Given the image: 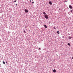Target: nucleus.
<instances>
[{
	"label": "nucleus",
	"mask_w": 73,
	"mask_h": 73,
	"mask_svg": "<svg viewBox=\"0 0 73 73\" xmlns=\"http://www.w3.org/2000/svg\"><path fill=\"white\" fill-rule=\"evenodd\" d=\"M44 17L46 19H49V17H48V15H45L44 16Z\"/></svg>",
	"instance_id": "obj_1"
},
{
	"label": "nucleus",
	"mask_w": 73,
	"mask_h": 73,
	"mask_svg": "<svg viewBox=\"0 0 73 73\" xmlns=\"http://www.w3.org/2000/svg\"><path fill=\"white\" fill-rule=\"evenodd\" d=\"M69 8H70V9H73V8L72 7V6H71V5H69Z\"/></svg>",
	"instance_id": "obj_2"
},
{
	"label": "nucleus",
	"mask_w": 73,
	"mask_h": 73,
	"mask_svg": "<svg viewBox=\"0 0 73 73\" xmlns=\"http://www.w3.org/2000/svg\"><path fill=\"white\" fill-rule=\"evenodd\" d=\"M25 12H26V13H28V11L26 9H25Z\"/></svg>",
	"instance_id": "obj_3"
},
{
	"label": "nucleus",
	"mask_w": 73,
	"mask_h": 73,
	"mask_svg": "<svg viewBox=\"0 0 73 73\" xmlns=\"http://www.w3.org/2000/svg\"><path fill=\"white\" fill-rule=\"evenodd\" d=\"M53 72H54V73H56V70L54 69L53 70Z\"/></svg>",
	"instance_id": "obj_4"
},
{
	"label": "nucleus",
	"mask_w": 73,
	"mask_h": 73,
	"mask_svg": "<svg viewBox=\"0 0 73 73\" xmlns=\"http://www.w3.org/2000/svg\"><path fill=\"white\" fill-rule=\"evenodd\" d=\"M49 3L50 5H52V2L51 1L49 2Z\"/></svg>",
	"instance_id": "obj_5"
},
{
	"label": "nucleus",
	"mask_w": 73,
	"mask_h": 73,
	"mask_svg": "<svg viewBox=\"0 0 73 73\" xmlns=\"http://www.w3.org/2000/svg\"><path fill=\"white\" fill-rule=\"evenodd\" d=\"M44 27L46 28H47V26H46V25H44Z\"/></svg>",
	"instance_id": "obj_6"
},
{
	"label": "nucleus",
	"mask_w": 73,
	"mask_h": 73,
	"mask_svg": "<svg viewBox=\"0 0 73 73\" xmlns=\"http://www.w3.org/2000/svg\"><path fill=\"white\" fill-rule=\"evenodd\" d=\"M57 33L58 34H60V32H59V31H57Z\"/></svg>",
	"instance_id": "obj_7"
},
{
	"label": "nucleus",
	"mask_w": 73,
	"mask_h": 73,
	"mask_svg": "<svg viewBox=\"0 0 73 73\" xmlns=\"http://www.w3.org/2000/svg\"><path fill=\"white\" fill-rule=\"evenodd\" d=\"M68 45H69V46H70V44L69 43H68Z\"/></svg>",
	"instance_id": "obj_8"
},
{
	"label": "nucleus",
	"mask_w": 73,
	"mask_h": 73,
	"mask_svg": "<svg viewBox=\"0 0 73 73\" xmlns=\"http://www.w3.org/2000/svg\"><path fill=\"white\" fill-rule=\"evenodd\" d=\"M43 14H44V15H46V13H45V12H44L43 13Z\"/></svg>",
	"instance_id": "obj_9"
},
{
	"label": "nucleus",
	"mask_w": 73,
	"mask_h": 73,
	"mask_svg": "<svg viewBox=\"0 0 73 73\" xmlns=\"http://www.w3.org/2000/svg\"><path fill=\"white\" fill-rule=\"evenodd\" d=\"M71 38H71V37L70 36L69 37V39H70H70H71Z\"/></svg>",
	"instance_id": "obj_10"
},
{
	"label": "nucleus",
	"mask_w": 73,
	"mask_h": 73,
	"mask_svg": "<svg viewBox=\"0 0 73 73\" xmlns=\"http://www.w3.org/2000/svg\"><path fill=\"white\" fill-rule=\"evenodd\" d=\"M73 12V10H70V12H71V13H72V12Z\"/></svg>",
	"instance_id": "obj_11"
},
{
	"label": "nucleus",
	"mask_w": 73,
	"mask_h": 73,
	"mask_svg": "<svg viewBox=\"0 0 73 73\" xmlns=\"http://www.w3.org/2000/svg\"><path fill=\"white\" fill-rule=\"evenodd\" d=\"M3 64H5V62L3 61Z\"/></svg>",
	"instance_id": "obj_12"
},
{
	"label": "nucleus",
	"mask_w": 73,
	"mask_h": 73,
	"mask_svg": "<svg viewBox=\"0 0 73 73\" xmlns=\"http://www.w3.org/2000/svg\"><path fill=\"white\" fill-rule=\"evenodd\" d=\"M65 2H66V3H67V2H68V0H66Z\"/></svg>",
	"instance_id": "obj_13"
},
{
	"label": "nucleus",
	"mask_w": 73,
	"mask_h": 73,
	"mask_svg": "<svg viewBox=\"0 0 73 73\" xmlns=\"http://www.w3.org/2000/svg\"><path fill=\"white\" fill-rule=\"evenodd\" d=\"M23 32L25 33H26V32H25V30H24L23 31Z\"/></svg>",
	"instance_id": "obj_14"
},
{
	"label": "nucleus",
	"mask_w": 73,
	"mask_h": 73,
	"mask_svg": "<svg viewBox=\"0 0 73 73\" xmlns=\"http://www.w3.org/2000/svg\"><path fill=\"white\" fill-rule=\"evenodd\" d=\"M38 50H41V48H39L38 49Z\"/></svg>",
	"instance_id": "obj_15"
},
{
	"label": "nucleus",
	"mask_w": 73,
	"mask_h": 73,
	"mask_svg": "<svg viewBox=\"0 0 73 73\" xmlns=\"http://www.w3.org/2000/svg\"><path fill=\"white\" fill-rule=\"evenodd\" d=\"M54 29H56V27L54 28Z\"/></svg>",
	"instance_id": "obj_16"
},
{
	"label": "nucleus",
	"mask_w": 73,
	"mask_h": 73,
	"mask_svg": "<svg viewBox=\"0 0 73 73\" xmlns=\"http://www.w3.org/2000/svg\"><path fill=\"white\" fill-rule=\"evenodd\" d=\"M14 2L15 3H16V1H14Z\"/></svg>",
	"instance_id": "obj_17"
},
{
	"label": "nucleus",
	"mask_w": 73,
	"mask_h": 73,
	"mask_svg": "<svg viewBox=\"0 0 73 73\" xmlns=\"http://www.w3.org/2000/svg\"><path fill=\"white\" fill-rule=\"evenodd\" d=\"M33 3H34V2H32V4H33Z\"/></svg>",
	"instance_id": "obj_18"
},
{
	"label": "nucleus",
	"mask_w": 73,
	"mask_h": 73,
	"mask_svg": "<svg viewBox=\"0 0 73 73\" xmlns=\"http://www.w3.org/2000/svg\"><path fill=\"white\" fill-rule=\"evenodd\" d=\"M15 5H16V6L17 5V4H15Z\"/></svg>",
	"instance_id": "obj_19"
},
{
	"label": "nucleus",
	"mask_w": 73,
	"mask_h": 73,
	"mask_svg": "<svg viewBox=\"0 0 73 73\" xmlns=\"http://www.w3.org/2000/svg\"><path fill=\"white\" fill-rule=\"evenodd\" d=\"M6 63H7V61H6Z\"/></svg>",
	"instance_id": "obj_20"
},
{
	"label": "nucleus",
	"mask_w": 73,
	"mask_h": 73,
	"mask_svg": "<svg viewBox=\"0 0 73 73\" xmlns=\"http://www.w3.org/2000/svg\"><path fill=\"white\" fill-rule=\"evenodd\" d=\"M30 1L31 2V0H30Z\"/></svg>",
	"instance_id": "obj_21"
},
{
	"label": "nucleus",
	"mask_w": 73,
	"mask_h": 73,
	"mask_svg": "<svg viewBox=\"0 0 73 73\" xmlns=\"http://www.w3.org/2000/svg\"><path fill=\"white\" fill-rule=\"evenodd\" d=\"M59 10H60V9H59Z\"/></svg>",
	"instance_id": "obj_22"
},
{
	"label": "nucleus",
	"mask_w": 73,
	"mask_h": 73,
	"mask_svg": "<svg viewBox=\"0 0 73 73\" xmlns=\"http://www.w3.org/2000/svg\"><path fill=\"white\" fill-rule=\"evenodd\" d=\"M72 59H73V57H72Z\"/></svg>",
	"instance_id": "obj_23"
},
{
	"label": "nucleus",
	"mask_w": 73,
	"mask_h": 73,
	"mask_svg": "<svg viewBox=\"0 0 73 73\" xmlns=\"http://www.w3.org/2000/svg\"><path fill=\"white\" fill-rule=\"evenodd\" d=\"M49 24H50V22H49Z\"/></svg>",
	"instance_id": "obj_24"
}]
</instances>
